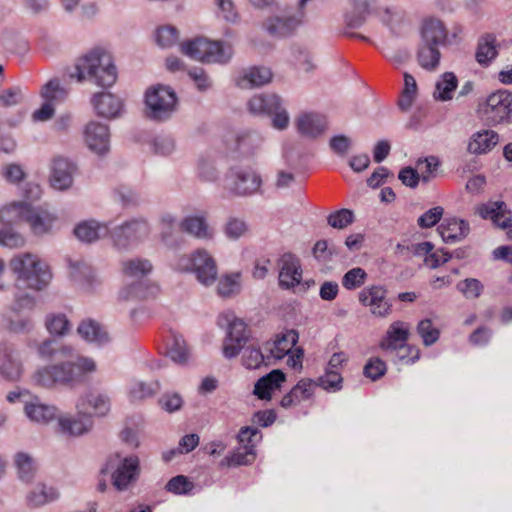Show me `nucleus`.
Instances as JSON below:
<instances>
[{
	"label": "nucleus",
	"instance_id": "f257e3e1",
	"mask_svg": "<svg viewBox=\"0 0 512 512\" xmlns=\"http://www.w3.org/2000/svg\"><path fill=\"white\" fill-rule=\"evenodd\" d=\"M74 68L71 77L78 82L89 80L101 87H111L118 78L112 54L102 47H95L81 55Z\"/></svg>",
	"mask_w": 512,
	"mask_h": 512
},
{
	"label": "nucleus",
	"instance_id": "f03ea898",
	"mask_svg": "<svg viewBox=\"0 0 512 512\" xmlns=\"http://www.w3.org/2000/svg\"><path fill=\"white\" fill-rule=\"evenodd\" d=\"M9 266L16 275L17 282L31 290H43L52 279L48 264L33 253L14 255L9 262Z\"/></svg>",
	"mask_w": 512,
	"mask_h": 512
},
{
	"label": "nucleus",
	"instance_id": "7ed1b4c3",
	"mask_svg": "<svg viewBox=\"0 0 512 512\" xmlns=\"http://www.w3.org/2000/svg\"><path fill=\"white\" fill-rule=\"evenodd\" d=\"M181 52L204 63H227L233 56L230 44L221 41H211L204 37L185 41L180 45Z\"/></svg>",
	"mask_w": 512,
	"mask_h": 512
},
{
	"label": "nucleus",
	"instance_id": "20e7f679",
	"mask_svg": "<svg viewBox=\"0 0 512 512\" xmlns=\"http://www.w3.org/2000/svg\"><path fill=\"white\" fill-rule=\"evenodd\" d=\"M175 267L179 271L193 272L197 280L205 286L212 285L218 273L215 259L205 249H198L189 255L180 256Z\"/></svg>",
	"mask_w": 512,
	"mask_h": 512
},
{
	"label": "nucleus",
	"instance_id": "39448f33",
	"mask_svg": "<svg viewBox=\"0 0 512 512\" xmlns=\"http://www.w3.org/2000/svg\"><path fill=\"white\" fill-rule=\"evenodd\" d=\"M298 332L295 330H288L265 345V350L268 352L267 361L281 360L287 356V365L295 370L302 369V362L304 357L303 349L295 347L298 342Z\"/></svg>",
	"mask_w": 512,
	"mask_h": 512
},
{
	"label": "nucleus",
	"instance_id": "423d86ee",
	"mask_svg": "<svg viewBox=\"0 0 512 512\" xmlns=\"http://www.w3.org/2000/svg\"><path fill=\"white\" fill-rule=\"evenodd\" d=\"M55 387L83 382L97 370L94 359L77 356L75 360L51 364Z\"/></svg>",
	"mask_w": 512,
	"mask_h": 512
},
{
	"label": "nucleus",
	"instance_id": "0eeeda50",
	"mask_svg": "<svg viewBox=\"0 0 512 512\" xmlns=\"http://www.w3.org/2000/svg\"><path fill=\"white\" fill-rule=\"evenodd\" d=\"M152 264L147 259L133 258L123 261L122 273L126 278L135 279L132 284L125 285L118 294L123 302L135 301L145 296L141 279L152 271Z\"/></svg>",
	"mask_w": 512,
	"mask_h": 512
},
{
	"label": "nucleus",
	"instance_id": "6e6552de",
	"mask_svg": "<svg viewBox=\"0 0 512 512\" xmlns=\"http://www.w3.org/2000/svg\"><path fill=\"white\" fill-rule=\"evenodd\" d=\"M176 103V94L169 86L157 84L146 90V114L151 119L163 120L170 117L175 111Z\"/></svg>",
	"mask_w": 512,
	"mask_h": 512
},
{
	"label": "nucleus",
	"instance_id": "1a4fd4ad",
	"mask_svg": "<svg viewBox=\"0 0 512 512\" xmlns=\"http://www.w3.org/2000/svg\"><path fill=\"white\" fill-rule=\"evenodd\" d=\"M218 324L227 326V335L222 347L223 355L228 359L236 357L249 340L246 324L232 312L222 313L218 318Z\"/></svg>",
	"mask_w": 512,
	"mask_h": 512
},
{
	"label": "nucleus",
	"instance_id": "9d476101",
	"mask_svg": "<svg viewBox=\"0 0 512 512\" xmlns=\"http://www.w3.org/2000/svg\"><path fill=\"white\" fill-rule=\"evenodd\" d=\"M138 470V457L129 456L122 458L120 455L116 454L108 459L102 471L110 474L115 488L124 490L136 480Z\"/></svg>",
	"mask_w": 512,
	"mask_h": 512
},
{
	"label": "nucleus",
	"instance_id": "9b49d317",
	"mask_svg": "<svg viewBox=\"0 0 512 512\" xmlns=\"http://www.w3.org/2000/svg\"><path fill=\"white\" fill-rule=\"evenodd\" d=\"M447 31L443 23L437 19H429L424 22L421 32V43L418 50V63L426 66V52L432 54L434 63L437 60V47L445 44Z\"/></svg>",
	"mask_w": 512,
	"mask_h": 512
},
{
	"label": "nucleus",
	"instance_id": "f8f14e48",
	"mask_svg": "<svg viewBox=\"0 0 512 512\" xmlns=\"http://www.w3.org/2000/svg\"><path fill=\"white\" fill-rule=\"evenodd\" d=\"M480 112L494 124L512 122V94L504 90L490 94L480 105Z\"/></svg>",
	"mask_w": 512,
	"mask_h": 512
},
{
	"label": "nucleus",
	"instance_id": "ddd939ff",
	"mask_svg": "<svg viewBox=\"0 0 512 512\" xmlns=\"http://www.w3.org/2000/svg\"><path fill=\"white\" fill-rule=\"evenodd\" d=\"M149 234L148 223L144 219H134L116 227L111 232V238L118 249H127L145 240Z\"/></svg>",
	"mask_w": 512,
	"mask_h": 512
},
{
	"label": "nucleus",
	"instance_id": "4468645a",
	"mask_svg": "<svg viewBox=\"0 0 512 512\" xmlns=\"http://www.w3.org/2000/svg\"><path fill=\"white\" fill-rule=\"evenodd\" d=\"M409 335V324L403 321H395L389 325L385 337L380 342V347L387 351L392 349H408L411 353L410 359L418 360L420 356L419 350L406 343Z\"/></svg>",
	"mask_w": 512,
	"mask_h": 512
},
{
	"label": "nucleus",
	"instance_id": "2eb2a0df",
	"mask_svg": "<svg viewBox=\"0 0 512 512\" xmlns=\"http://www.w3.org/2000/svg\"><path fill=\"white\" fill-rule=\"evenodd\" d=\"M358 299L376 317L385 318L391 314L392 304L387 299V291L383 286L371 285L362 289Z\"/></svg>",
	"mask_w": 512,
	"mask_h": 512
},
{
	"label": "nucleus",
	"instance_id": "dca6fc26",
	"mask_svg": "<svg viewBox=\"0 0 512 512\" xmlns=\"http://www.w3.org/2000/svg\"><path fill=\"white\" fill-rule=\"evenodd\" d=\"M262 185L261 176L252 168H240L231 172L228 188L236 195L257 193Z\"/></svg>",
	"mask_w": 512,
	"mask_h": 512
},
{
	"label": "nucleus",
	"instance_id": "f3484780",
	"mask_svg": "<svg viewBox=\"0 0 512 512\" xmlns=\"http://www.w3.org/2000/svg\"><path fill=\"white\" fill-rule=\"evenodd\" d=\"M76 166L69 159L55 156L50 164L49 183L58 191H66L73 185Z\"/></svg>",
	"mask_w": 512,
	"mask_h": 512
},
{
	"label": "nucleus",
	"instance_id": "a211bd4d",
	"mask_svg": "<svg viewBox=\"0 0 512 512\" xmlns=\"http://www.w3.org/2000/svg\"><path fill=\"white\" fill-rule=\"evenodd\" d=\"M305 12L296 10L294 13L274 15L268 17L264 23V29L272 36L285 37L293 33L304 21Z\"/></svg>",
	"mask_w": 512,
	"mask_h": 512
},
{
	"label": "nucleus",
	"instance_id": "6ab92c4d",
	"mask_svg": "<svg viewBox=\"0 0 512 512\" xmlns=\"http://www.w3.org/2000/svg\"><path fill=\"white\" fill-rule=\"evenodd\" d=\"M25 368L19 350L12 346L0 349V376L9 382L19 381Z\"/></svg>",
	"mask_w": 512,
	"mask_h": 512
},
{
	"label": "nucleus",
	"instance_id": "aec40b11",
	"mask_svg": "<svg viewBox=\"0 0 512 512\" xmlns=\"http://www.w3.org/2000/svg\"><path fill=\"white\" fill-rule=\"evenodd\" d=\"M223 141L228 152H239L244 156L253 155L262 144L261 136L249 131L228 133Z\"/></svg>",
	"mask_w": 512,
	"mask_h": 512
},
{
	"label": "nucleus",
	"instance_id": "412c9836",
	"mask_svg": "<svg viewBox=\"0 0 512 512\" xmlns=\"http://www.w3.org/2000/svg\"><path fill=\"white\" fill-rule=\"evenodd\" d=\"M84 141L87 147L98 155H103L110 148V132L107 125L91 121L84 129Z\"/></svg>",
	"mask_w": 512,
	"mask_h": 512
},
{
	"label": "nucleus",
	"instance_id": "4be33fe9",
	"mask_svg": "<svg viewBox=\"0 0 512 512\" xmlns=\"http://www.w3.org/2000/svg\"><path fill=\"white\" fill-rule=\"evenodd\" d=\"M111 402L110 398L101 392L92 391L81 397L76 408L79 414L87 415L92 419V416H105L110 411Z\"/></svg>",
	"mask_w": 512,
	"mask_h": 512
},
{
	"label": "nucleus",
	"instance_id": "5701e85b",
	"mask_svg": "<svg viewBox=\"0 0 512 512\" xmlns=\"http://www.w3.org/2000/svg\"><path fill=\"white\" fill-rule=\"evenodd\" d=\"M477 213L484 219H491L498 227L507 230V236L512 240L511 213L504 202H490L477 208Z\"/></svg>",
	"mask_w": 512,
	"mask_h": 512
},
{
	"label": "nucleus",
	"instance_id": "b1692460",
	"mask_svg": "<svg viewBox=\"0 0 512 512\" xmlns=\"http://www.w3.org/2000/svg\"><path fill=\"white\" fill-rule=\"evenodd\" d=\"M315 388V381L308 378L301 379L287 394L282 397L280 401L281 407L289 409L311 399L314 395Z\"/></svg>",
	"mask_w": 512,
	"mask_h": 512
},
{
	"label": "nucleus",
	"instance_id": "393cba45",
	"mask_svg": "<svg viewBox=\"0 0 512 512\" xmlns=\"http://www.w3.org/2000/svg\"><path fill=\"white\" fill-rule=\"evenodd\" d=\"M281 270L279 273V284L284 288H293L302 280V269L300 260L292 254H285L281 258Z\"/></svg>",
	"mask_w": 512,
	"mask_h": 512
},
{
	"label": "nucleus",
	"instance_id": "a878e982",
	"mask_svg": "<svg viewBox=\"0 0 512 512\" xmlns=\"http://www.w3.org/2000/svg\"><path fill=\"white\" fill-rule=\"evenodd\" d=\"M24 413L30 421L38 424H47L58 417L57 408L42 402L39 398L27 401Z\"/></svg>",
	"mask_w": 512,
	"mask_h": 512
},
{
	"label": "nucleus",
	"instance_id": "bb28decb",
	"mask_svg": "<svg viewBox=\"0 0 512 512\" xmlns=\"http://www.w3.org/2000/svg\"><path fill=\"white\" fill-rule=\"evenodd\" d=\"M285 381L286 376L281 370H272L255 383L254 394L261 400H270Z\"/></svg>",
	"mask_w": 512,
	"mask_h": 512
},
{
	"label": "nucleus",
	"instance_id": "cd10ccee",
	"mask_svg": "<svg viewBox=\"0 0 512 512\" xmlns=\"http://www.w3.org/2000/svg\"><path fill=\"white\" fill-rule=\"evenodd\" d=\"M31 209L27 201H11L0 208V221L6 225L27 223Z\"/></svg>",
	"mask_w": 512,
	"mask_h": 512
},
{
	"label": "nucleus",
	"instance_id": "c85d7f7f",
	"mask_svg": "<svg viewBox=\"0 0 512 512\" xmlns=\"http://www.w3.org/2000/svg\"><path fill=\"white\" fill-rule=\"evenodd\" d=\"M181 228L186 233L201 240H212L215 237V229L208 223L203 215H192L183 219Z\"/></svg>",
	"mask_w": 512,
	"mask_h": 512
},
{
	"label": "nucleus",
	"instance_id": "c756f323",
	"mask_svg": "<svg viewBox=\"0 0 512 512\" xmlns=\"http://www.w3.org/2000/svg\"><path fill=\"white\" fill-rule=\"evenodd\" d=\"M499 142L497 132L485 129L472 134L469 139L467 150L471 154L481 155L490 152Z\"/></svg>",
	"mask_w": 512,
	"mask_h": 512
},
{
	"label": "nucleus",
	"instance_id": "7c9ffc66",
	"mask_svg": "<svg viewBox=\"0 0 512 512\" xmlns=\"http://www.w3.org/2000/svg\"><path fill=\"white\" fill-rule=\"evenodd\" d=\"M92 104L98 115L105 118H114L122 110V101L111 93H97L92 98Z\"/></svg>",
	"mask_w": 512,
	"mask_h": 512
},
{
	"label": "nucleus",
	"instance_id": "2f4dec72",
	"mask_svg": "<svg viewBox=\"0 0 512 512\" xmlns=\"http://www.w3.org/2000/svg\"><path fill=\"white\" fill-rule=\"evenodd\" d=\"M351 10L346 14V20L350 26L360 25L372 12L380 11L378 0H349Z\"/></svg>",
	"mask_w": 512,
	"mask_h": 512
},
{
	"label": "nucleus",
	"instance_id": "473e14b6",
	"mask_svg": "<svg viewBox=\"0 0 512 512\" xmlns=\"http://www.w3.org/2000/svg\"><path fill=\"white\" fill-rule=\"evenodd\" d=\"M298 132L309 138H316L326 129L325 119L317 114H302L296 120Z\"/></svg>",
	"mask_w": 512,
	"mask_h": 512
},
{
	"label": "nucleus",
	"instance_id": "72a5a7b5",
	"mask_svg": "<svg viewBox=\"0 0 512 512\" xmlns=\"http://www.w3.org/2000/svg\"><path fill=\"white\" fill-rule=\"evenodd\" d=\"M438 232L444 242L455 243L467 236L469 225L464 220L447 219L438 227Z\"/></svg>",
	"mask_w": 512,
	"mask_h": 512
},
{
	"label": "nucleus",
	"instance_id": "f704fd0d",
	"mask_svg": "<svg viewBox=\"0 0 512 512\" xmlns=\"http://www.w3.org/2000/svg\"><path fill=\"white\" fill-rule=\"evenodd\" d=\"M271 79L272 72L269 68L252 67L237 78V85L242 89H249L267 84Z\"/></svg>",
	"mask_w": 512,
	"mask_h": 512
},
{
	"label": "nucleus",
	"instance_id": "c9c22d12",
	"mask_svg": "<svg viewBox=\"0 0 512 512\" xmlns=\"http://www.w3.org/2000/svg\"><path fill=\"white\" fill-rule=\"evenodd\" d=\"M109 233V228L106 224H101L94 220H87L80 222L74 228L75 236L82 242L91 243Z\"/></svg>",
	"mask_w": 512,
	"mask_h": 512
},
{
	"label": "nucleus",
	"instance_id": "e433bc0d",
	"mask_svg": "<svg viewBox=\"0 0 512 512\" xmlns=\"http://www.w3.org/2000/svg\"><path fill=\"white\" fill-rule=\"evenodd\" d=\"M55 221L56 217L52 213L32 206L27 223L34 234L43 235L52 229Z\"/></svg>",
	"mask_w": 512,
	"mask_h": 512
},
{
	"label": "nucleus",
	"instance_id": "4c0bfd02",
	"mask_svg": "<svg viewBox=\"0 0 512 512\" xmlns=\"http://www.w3.org/2000/svg\"><path fill=\"white\" fill-rule=\"evenodd\" d=\"M59 497L57 489L44 483L35 485L26 495V503L29 507H40Z\"/></svg>",
	"mask_w": 512,
	"mask_h": 512
},
{
	"label": "nucleus",
	"instance_id": "58836bf2",
	"mask_svg": "<svg viewBox=\"0 0 512 512\" xmlns=\"http://www.w3.org/2000/svg\"><path fill=\"white\" fill-rule=\"evenodd\" d=\"M78 417H60L59 418V426L63 433L79 436L86 432H88L92 425L93 421L87 415H81L77 412Z\"/></svg>",
	"mask_w": 512,
	"mask_h": 512
},
{
	"label": "nucleus",
	"instance_id": "ea45409f",
	"mask_svg": "<svg viewBox=\"0 0 512 512\" xmlns=\"http://www.w3.org/2000/svg\"><path fill=\"white\" fill-rule=\"evenodd\" d=\"M242 289V275L232 272L222 275L217 283V293L220 297L231 298L238 295Z\"/></svg>",
	"mask_w": 512,
	"mask_h": 512
},
{
	"label": "nucleus",
	"instance_id": "a19ab883",
	"mask_svg": "<svg viewBox=\"0 0 512 512\" xmlns=\"http://www.w3.org/2000/svg\"><path fill=\"white\" fill-rule=\"evenodd\" d=\"M433 245L430 242L418 243L414 246V253L424 257V262L430 268H437L446 263L451 256L444 252H432Z\"/></svg>",
	"mask_w": 512,
	"mask_h": 512
},
{
	"label": "nucleus",
	"instance_id": "79ce46f5",
	"mask_svg": "<svg viewBox=\"0 0 512 512\" xmlns=\"http://www.w3.org/2000/svg\"><path fill=\"white\" fill-rule=\"evenodd\" d=\"M77 332L88 342L103 344L109 340L107 332L97 322L92 320L82 321L77 328Z\"/></svg>",
	"mask_w": 512,
	"mask_h": 512
},
{
	"label": "nucleus",
	"instance_id": "37998d69",
	"mask_svg": "<svg viewBox=\"0 0 512 512\" xmlns=\"http://www.w3.org/2000/svg\"><path fill=\"white\" fill-rule=\"evenodd\" d=\"M277 95H255L248 102L249 111L253 114H271L279 107Z\"/></svg>",
	"mask_w": 512,
	"mask_h": 512
},
{
	"label": "nucleus",
	"instance_id": "c03bdc74",
	"mask_svg": "<svg viewBox=\"0 0 512 512\" xmlns=\"http://www.w3.org/2000/svg\"><path fill=\"white\" fill-rule=\"evenodd\" d=\"M498 54L497 40L492 34L481 38L476 52V59L480 64H488Z\"/></svg>",
	"mask_w": 512,
	"mask_h": 512
},
{
	"label": "nucleus",
	"instance_id": "a18cd8bd",
	"mask_svg": "<svg viewBox=\"0 0 512 512\" xmlns=\"http://www.w3.org/2000/svg\"><path fill=\"white\" fill-rule=\"evenodd\" d=\"M166 353L176 363L186 362L188 359V349L181 335H170L166 343Z\"/></svg>",
	"mask_w": 512,
	"mask_h": 512
},
{
	"label": "nucleus",
	"instance_id": "49530a36",
	"mask_svg": "<svg viewBox=\"0 0 512 512\" xmlns=\"http://www.w3.org/2000/svg\"><path fill=\"white\" fill-rule=\"evenodd\" d=\"M457 88V78L451 72H446L436 83L434 98L440 101H448L453 97V93Z\"/></svg>",
	"mask_w": 512,
	"mask_h": 512
},
{
	"label": "nucleus",
	"instance_id": "de8ad7c7",
	"mask_svg": "<svg viewBox=\"0 0 512 512\" xmlns=\"http://www.w3.org/2000/svg\"><path fill=\"white\" fill-rule=\"evenodd\" d=\"M223 234L230 241H237L249 232L248 223L239 217H229L222 227Z\"/></svg>",
	"mask_w": 512,
	"mask_h": 512
},
{
	"label": "nucleus",
	"instance_id": "09e8293b",
	"mask_svg": "<svg viewBox=\"0 0 512 512\" xmlns=\"http://www.w3.org/2000/svg\"><path fill=\"white\" fill-rule=\"evenodd\" d=\"M418 94V87L415 78L409 73H404V88L398 101V106L402 111L411 108Z\"/></svg>",
	"mask_w": 512,
	"mask_h": 512
},
{
	"label": "nucleus",
	"instance_id": "8fccbe9b",
	"mask_svg": "<svg viewBox=\"0 0 512 512\" xmlns=\"http://www.w3.org/2000/svg\"><path fill=\"white\" fill-rule=\"evenodd\" d=\"M160 389L158 382L145 383L140 380H134L129 386V397L131 401H141L152 397Z\"/></svg>",
	"mask_w": 512,
	"mask_h": 512
},
{
	"label": "nucleus",
	"instance_id": "3c124183",
	"mask_svg": "<svg viewBox=\"0 0 512 512\" xmlns=\"http://www.w3.org/2000/svg\"><path fill=\"white\" fill-rule=\"evenodd\" d=\"M45 327L51 335L65 336L71 329V324L63 313H50L45 318Z\"/></svg>",
	"mask_w": 512,
	"mask_h": 512
},
{
	"label": "nucleus",
	"instance_id": "603ef678",
	"mask_svg": "<svg viewBox=\"0 0 512 512\" xmlns=\"http://www.w3.org/2000/svg\"><path fill=\"white\" fill-rule=\"evenodd\" d=\"M290 60L296 69L305 73L311 72L316 68L313 56L304 48H293Z\"/></svg>",
	"mask_w": 512,
	"mask_h": 512
},
{
	"label": "nucleus",
	"instance_id": "864d4df0",
	"mask_svg": "<svg viewBox=\"0 0 512 512\" xmlns=\"http://www.w3.org/2000/svg\"><path fill=\"white\" fill-rule=\"evenodd\" d=\"M15 465L18 469L19 478L22 481L30 482L36 472V465L31 456L19 452L15 455Z\"/></svg>",
	"mask_w": 512,
	"mask_h": 512
},
{
	"label": "nucleus",
	"instance_id": "5fc2aeb1",
	"mask_svg": "<svg viewBox=\"0 0 512 512\" xmlns=\"http://www.w3.org/2000/svg\"><path fill=\"white\" fill-rule=\"evenodd\" d=\"M30 382L33 386L42 389H54L55 383L51 365H45L37 368L30 376Z\"/></svg>",
	"mask_w": 512,
	"mask_h": 512
},
{
	"label": "nucleus",
	"instance_id": "6e6d98bb",
	"mask_svg": "<svg viewBox=\"0 0 512 512\" xmlns=\"http://www.w3.org/2000/svg\"><path fill=\"white\" fill-rule=\"evenodd\" d=\"M440 161L435 156L420 158L416 161V170L423 182L427 183L436 176Z\"/></svg>",
	"mask_w": 512,
	"mask_h": 512
},
{
	"label": "nucleus",
	"instance_id": "4d7b16f0",
	"mask_svg": "<svg viewBox=\"0 0 512 512\" xmlns=\"http://www.w3.org/2000/svg\"><path fill=\"white\" fill-rule=\"evenodd\" d=\"M367 280V273L363 268L356 267L347 271L342 277V286L347 290L360 288Z\"/></svg>",
	"mask_w": 512,
	"mask_h": 512
},
{
	"label": "nucleus",
	"instance_id": "13d9d810",
	"mask_svg": "<svg viewBox=\"0 0 512 512\" xmlns=\"http://www.w3.org/2000/svg\"><path fill=\"white\" fill-rule=\"evenodd\" d=\"M41 96L45 102L54 103L63 101L67 96V91L60 86L56 80L49 81L41 91Z\"/></svg>",
	"mask_w": 512,
	"mask_h": 512
},
{
	"label": "nucleus",
	"instance_id": "bf43d9fd",
	"mask_svg": "<svg viewBox=\"0 0 512 512\" xmlns=\"http://www.w3.org/2000/svg\"><path fill=\"white\" fill-rule=\"evenodd\" d=\"M255 458L256 452L251 446L239 445L236 451L226 460L228 465L241 466L253 463Z\"/></svg>",
	"mask_w": 512,
	"mask_h": 512
},
{
	"label": "nucleus",
	"instance_id": "052dcab7",
	"mask_svg": "<svg viewBox=\"0 0 512 512\" xmlns=\"http://www.w3.org/2000/svg\"><path fill=\"white\" fill-rule=\"evenodd\" d=\"M342 376L338 371L326 370V373L315 382L316 387L320 386L328 392H336L342 388Z\"/></svg>",
	"mask_w": 512,
	"mask_h": 512
},
{
	"label": "nucleus",
	"instance_id": "680f3d73",
	"mask_svg": "<svg viewBox=\"0 0 512 512\" xmlns=\"http://www.w3.org/2000/svg\"><path fill=\"white\" fill-rule=\"evenodd\" d=\"M216 14L219 18L229 23L239 20V13L233 0H215Z\"/></svg>",
	"mask_w": 512,
	"mask_h": 512
},
{
	"label": "nucleus",
	"instance_id": "e2e57ef3",
	"mask_svg": "<svg viewBox=\"0 0 512 512\" xmlns=\"http://www.w3.org/2000/svg\"><path fill=\"white\" fill-rule=\"evenodd\" d=\"M417 332L426 346L434 344L439 339L440 335L439 330L433 325L430 319L421 320L417 325Z\"/></svg>",
	"mask_w": 512,
	"mask_h": 512
},
{
	"label": "nucleus",
	"instance_id": "0e129e2a",
	"mask_svg": "<svg viewBox=\"0 0 512 512\" xmlns=\"http://www.w3.org/2000/svg\"><path fill=\"white\" fill-rule=\"evenodd\" d=\"M73 349L69 346L62 345L58 349L54 348L53 340H45L38 346V353L43 358H52L60 354L63 358L72 356Z\"/></svg>",
	"mask_w": 512,
	"mask_h": 512
},
{
	"label": "nucleus",
	"instance_id": "69168bd1",
	"mask_svg": "<svg viewBox=\"0 0 512 512\" xmlns=\"http://www.w3.org/2000/svg\"><path fill=\"white\" fill-rule=\"evenodd\" d=\"M179 34L175 27L166 25L157 29L156 42L163 48H169L176 44Z\"/></svg>",
	"mask_w": 512,
	"mask_h": 512
},
{
	"label": "nucleus",
	"instance_id": "338daca9",
	"mask_svg": "<svg viewBox=\"0 0 512 512\" xmlns=\"http://www.w3.org/2000/svg\"><path fill=\"white\" fill-rule=\"evenodd\" d=\"M267 360L259 348L247 347L242 356L243 365L248 369H257Z\"/></svg>",
	"mask_w": 512,
	"mask_h": 512
},
{
	"label": "nucleus",
	"instance_id": "774afa93",
	"mask_svg": "<svg viewBox=\"0 0 512 512\" xmlns=\"http://www.w3.org/2000/svg\"><path fill=\"white\" fill-rule=\"evenodd\" d=\"M457 289L468 299L478 298L482 291V283L475 278H467L457 284Z\"/></svg>",
	"mask_w": 512,
	"mask_h": 512
}]
</instances>
